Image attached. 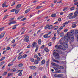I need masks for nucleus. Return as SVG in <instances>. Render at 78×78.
Masks as SVG:
<instances>
[{
    "mask_svg": "<svg viewBox=\"0 0 78 78\" xmlns=\"http://www.w3.org/2000/svg\"><path fill=\"white\" fill-rule=\"evenodd\" d=\"M59 43L60 44H61V45H62V44L63 45V46H64V47L67 46L66 48H68V44H67L65 42H63V43H62V40H59Z\"/></svg>",
    "mask_w": 78,
    "mask_h": 78,
    "instance_id": "1",
    "label": "nucleus"
},
{
    "mask_svg": "<svg viewBox=\"0 0 78 78\" xmlns=\"http://www.w3.org/2000/svg\"><path fill=\"white\" fill-rule=\"evenodd\" d=\"M70 39V37H69V35L67 36H65L64 37V39L66 42H69V39Z\"/></svg>",
    "mask_w": 78,
    "mask_h": 78,
    "instance_id": "2",
    "label": "nucleus"
},
{
    "mask_svg": "<svg viewBox=\"0 0 78 78\" xmlns=\"http://www.w3.org/2000/svg\"><path fill=\"white\" fill-rule=\"evenodd\" d=\"M67 33L69 34V36H73L74 34V30H72L69 32H68Z\"/></svg>",
    "mask_w": 78,
    "mask_h": 78,
    "instance_id": "3",
    "label": "nucleus"
},
{
    "mask_svg": "<svg viewBox=\"0 0 78 78\" xmlns=\"http://www.w3.org/2000/svg\"><path fill=\"white\" fill-rule=\"evenodd\" d=\"M29 37L28 36H27L26 37H25L23 40L24 41H26V42H27L29 41Z\"/></svg>",
    "mask_w": 78,
    "mask_h": 78,
    "instance_id": "4",
    "label": "nucleus"
},
{
    "mask_svg": "<svg viewBox=\"0 0 78 78\" xmlns=\"http://www.w3.org/2000/svg\"><path fill=\"white\" fill-rule=\"evenodd\" d=\"M53 55L55 57H56V56H59V54L57 53L56 52H54Z\"/></svg>",
    "mask_w": 78,
    "mask_h": 78,
    "instance_id": "5",
    "label": "nucleus"
},
{
    "mask_svg": "<svg viewBox=\"0 0 78 78\" xmlns=\"http://www.w3.org/2000/svg\"><path fill=\"white\" fill-rule=\"evenodd\" d=\"M74 35H75V37H78V30H75Z\"/></svg>",
    "mask_w": 78,
    "mask_h": 78,
    "instance_id": "6",
    "label": "nucleus"
},
{
    "mask_svg": "<svg viewBox=\"0 0 78 78\" xmlns=\"http://www.w3.org/2000/svg\"><path fill=\"white\" fill-rule=\"evenodd\" d=\"M55 47L57 49H61V48H62L61 45H56Z\"/></svg>",
    "mask_w": 78,
    "mask_h": 78,
    "instance_id": "7",
    "label": "nucleus"
},
{
    "mask_svg": "<svg viewBox=\"0 0 78 78\" xmlns=\"http://www.w3.org/2000/svg\"><path fill=\"white\" fill-rule=\"evenodd\" d=\"M5 33L4 32L1 34L0 35V39H2V38H3L4 36H5Z\"/></svg>",
    "mask_w": 78,
    "mask_h": 78,
    "instance_id": "8",
    "label": "nucleus"
},
{
    "mask_svg": "<svg viewBox=\"0 0 78 78\" xmlns=\"http://www.w3.org/2000/svg\"><path fill=\"white\" fill-rule=\"evenodd\" d=\"M32 45L34 47H37V46H39L38 45H37V43L36 42H34L32 44Z\"/></svg>",
    "mask_w": 78,
    "mask_h": 78,
    "instance_id": "9",
    "label": "nucleus"
},
{
    "mask_svg": "<svg viewBox=\"0 0 78 78\" xmlns=\"http://www.w3.org/2000/svg\"><path fill=\"white\" fill-rule=\"evenodd\" d=\"M29 68L32 70H34L36 69V66H29Z\"/></svg>",
    "mask_w": 78,
    "mask_h": 78,
    "instance_id": "10",
    "label": "nucleus"
},
{
    "mask_svg": "<svg viewBox=\"0 0 78 78\" xmlns=\"http://www.w3.org/2000/svg\"><path fill=\"white\" fill-rule=\"evenodd\" d=\"M6 2H5L2 5V7H8V6H6Z\"/></svg>",
    "mask_w": 78,
    "mask_h": 78,
    "instance_id": "11",
    "label": "nucleus"
},
{
    "mask_svg": "<svg viewBox=\"0 0 78 78\" xmlns=\"http://www.w3.org/2000/svg\"><path fill=\"white\" fill-rule=\"evenodd\" d=\"M45 63V60L44 59L41 62V64L42 65H44Z\"/></svg>",
    "mask_w": 78,
    "mask_h": 78,
    "instance_id": "12",
    "label": "nucleus"
},
{
    "mask_svg": "<svg viewBox=\"0 0 78 78\" xmlns=\"http://www.w3.org/2000/svg\"><path fill=\"white\" fill-rule=\"evenodd\" d=\"M21 4H19L17 5L16 6V9H19V8H20V7H21Z\"/></svg>",
    "mask_w": 78,
    "mask_h": 78,
    "instance_id": "13",
    "label": "nucleus"
},
{
    "mask_svg": "<svg viewBox=\"0 0 78 78\" xmlns=\"http://www.w3.org/2000/svg\"><path fill=\"white\" fill-rule=\"evenodd\" d=\"M24 17L23 16H19L17 19V20H20L21 19L23 18Z\"/></svg>",
    "mask_w": 78,
    "mask_h": 78,
    "instance_id": "14",
    "label": "nucleus"
},
{
    "mask_svg": "<svg viewBox=\"0 0 78 78\" xmlns=\"http://www.w3.org/2000/svg\"><path fill=\"white\" fill-rule=\"evenodd\" d=\"M23 66V65L22 63H20L18 65L19 67H22Z\"/></svg>",
    "mask_w": 78,
    "mask_h": 78,
    "instance_id": "15",
    "label": "nucleus"
},
{
    "mask_svg": "<svg viewBox=\"0 0 78 78\" xmlns=\"http://www.w3.org/2000/svg\"><path fill=\"white\" fill-rule=\"evenodd\" d=\"M20 10V9H18L16 10H15V11L16 14H17L19 12Z\"/></svg>",
    "mask_w": 78,
    "mask_h": 78,
    "instance_id": "16",
    "label": "nucleus"
},
{
    "mask_svg": "<svg viewBox=\"0 0 78 78\" xmlns=\"http://www.w3.org/2000/svg\"><path fill=\"white\" fill-rule=\"evenodd\" d=\"M52 28H53V26L52 25H51L50 26L49 25V27L48 28V30H51V29H52Z\"/></svg>",
    "mask_w": 78,
    "mask_h": 78,
    "instance_id": "17",
    "label": "nucleus"
},
{
    "mask_svg": "<svg viewBox=\"0 0 78 78\" xmlns=\"http://www.w3.org/2000/svg\"><path fill=\"white\" fill-rule=\"evenodd\" d=\"M48 34H46L45 35H44V38H47L48 37Z\"/></svg>",
    "mask_w": 78,
    "mask_h": 78,
    "instance_id": "18",
    "label": "nucleus"
},
{
    "mask_svg": "<svg viewBox=\"0 0 78 78\" xmlns=\"http://www.w3.org/2000/svg\"><path fill=\"white\" fill-rule=\"evenodd\" d=\"M38 45H41V39H39L38 40Z\"/></svg>",
    "mask_w": 78,
    "mask_h": 78,
    "instance_id": "19",
    "label": "nucleus"
},
{
    "mask_svg": "<svg viewBox=\"0 0 78 78\" xmlns=\"http://www.w3.org/2000/svg\"><path fill=\"white\" fill-rule=\"evenodd\" d=\"M74 37H73V36L71 37V41L72 42H73L74 41Z\"/></svg>",
    "mask_w": 78,
    "mask_h": 78,
    "instance_id": "20",
    "label": "nucleus"
},
{
    "mask_svg": "<svg viewBox=\"0 0 78 78\" xmlns=\"http://www.w3.org/2000/svg\"><path fill=\"white\" fill-rule=\"evenodd\" d=\"M35 64H37L39 63V61L37 60H36L34 62Z\"/></svg>",
    "mask_w": 78,
    "mask_h": 78,
    "instance_id": "21",
    "label": "nucleus"
},
{
    "mask_svg": "<svg viewBox=\"0 0 78 78\" xmlns=\"http://www.w3.org/2000/svg\"><path fill=\"white\" fill-rule=\"evenodd\" d=\"M53 61L54 62H57V63H59V61H58V60H55V59H53Z\"/></svg>",
    "mask_w": 78,
    "mask_h": 78,
    "instance_id": "22",
    "label": "nucleus"
},
{
    "mask_svg": "<svg viewBox=\"0 0 78 78\" xmlns=\"http://www.w3.org/2000/svg\"><path fill=\"white\" fill-rule=\"evenodd\" d=\"M70 10H71V11H73V10L75 9V7L74 6L70 8Z\"/></svg>",
    "mask_w": 78,
    "mask_h": 78,
    "instance_id": "23",
    "label": "nucleus"
},
{
    "mask_svg": "<svg viewBox=\"0 0 78 78\" xmlns=\"http://www.w3.org/2000/svg\"><path fill=\"white\" fill-rule=\"evenodd\" d=\"M11 71L12 72H15L16 71V68H14L11 70Z\"/></svg>",
    "mask_w": 78,
    "mask_h": 78,
    "instance_id": "24",
    "label": "nucleus"
},
{
    "mask_svg": "<svg viewBox=\"0 0 78 78\" xmlns=\"http://www.w3.org/2000/svg\"><path fill=\"white\" fill-rule=\"evenodd\" d=\"M8 16H9L8 15H5L3 18V20H5V19H7Z\"/></svg>",
    "mask_w": 78,
    "mask_h": 78,
    "instance_id": "25",
    "label": "nucleus"
},
{
    "mask_svg": "<svg viewBox=\"0 0 78 78\" xmlns=\"http://www.w3.org/2000/svg\"><path fill=\"white\" fill-rule=\"evenodd\" d=\"M17 26V25H15L13 26V27L12 28V30H15L16 28V27Z\"/></svg>",
    "mask_w": 78,
    "mask_h": 78,
    "instance_id": "26",
    "label": "nucleus"
},
{
    "mask_svg": "<svg viewBox=\"0 0 78 78\" xmlns=\"http://www.w3.org/2000/svg\"><path fill=\"white\" fill-rule=\"evenodd\" d=\"M5 58L6 57H2L0 60V61H3V60H4V59H5Z\"/></svg>",
    "mask_w": 78,
    "mask_h": 78,
    "instance_id": "27",
    "label": "nucleus"
},
{
    "mask_svg": "<svg viewBox=\"0 0 78 78\" xmlns=\"http://www.w3.org/2000/svg\"><path fill=\"white\" fill-rule=\"evenodd\" d=\"M30 9H27L25 11V13H28L29 11H30Z\"/></svg>",
    "mask_w": 78,
    "mask_h": 78,
    "instance_id": "28",
    "label": "nucleus"
},
{
    "mask_svg": "<svg viewBox=\"0 0 78 78\" xmlns=\"http://www.w3.org/2000/svg\"><path fill=\"white\" fill-rule=\"evenodd\" d=\"M15 3H16V2L13 1L12 2V5H11V6H14V5H15Z\"/></svg>",
    "mask_w": 78,
    "mask_h": 78,
    "instance_id": "29",
    "label": "nucleus"
},
{
    "mask_svg": "<svg viewBox=\"0 0 78 78\" xmlns=\"http://www.w3.org/2000/svg\"><path fill=\"white\" fill-rule=\"evenodd\" d=\"M56 14H52L51 15L52 17H56Z\"/></svg>",
    "mask_w": 78,
    "mask_h": 78,
    "instance_id": "30",
    "label": "nucleus"
},
{
    "mask_svg": "<svg viewBox=\"0 0 78 78\" xmlns=\"http://www.w3.org/2000/svg\"><path fill=\"white\" fill-rule=\"evenodd\" d=\"M42 7H43V6H39L37 7L36 9H39L40 8H42Z\"/></svg>",
    "mask_w": 78,
    "mask_h": 78,
    "instance_id": "31",
    "label": "nucleus"
},
{
    "mask_svg": "<svg viewBox=\"0 0 78 78\" xmlns=\"http://www.w3.org/2000/svg\"><path fill=\"white\" fill-rule=\"evenodd\" d=\"M44 50L45 51H46V52H48V49L47 48H44Z\"/></svg>",
    "mask_w": 78,
    "mask_h": 78,
    "instance_id": "32",
    "label": "nucleus"
},
{
    "mask_svg": "<svg viewBox=\"0 0 78 78\" xmlns=\"http://www.w3.org/2000/svg\"><path fill=\"white\" fill-rule=\"evenodd\" d=\"M39 49V46H37L36 47V49L35 50V52H36L38 50V49Z\"/></svg>",
    "mask_w": 78,
    "mask_h": 78,
    "instance_id": "33",
    "label": "nucleus"
},
{
    "mask_svg": "<svg viewBox=\"0 0 78 78\" xmlns=\"http://www.w3.org/2000/svg\"><path fill=\"white\" fill-rule=\"evenodd\" d=\"M13 75V73H9L8 75V76H12Z\"/></svg>",
    "mask_w": 78,
    "mask_h": 78,
    "instance_id": "34",
    "label": "nucleus"
},
{
    "mask_svg": "<svg viewBox=\"0 0 78 78\" xmlns=\"http://www.w3.org/2000/svg\"><path fill=\"white\" fill-rule=\"evenodd\" d=\"M74 15H75V16H77V15H78V12L76 11V12H74Z\"/></svg>",
    "mask_w": 78,
    "mask_h": 78,
    "instance_id": "35",
    "label": "nucleus"
},
{
    "mask_svg": "<svg viewBox=\"0 0 78 78\" xmlns=\"http://www.w3.org/2000/svg\"><path fill=\"white\" fill-rule=\"evenodd\" d=\"M46 66H49V61L48 60L46 62Z\"/></svg>",
    "mask_w": 78,
    "mask_h": 78,
    "instance_id": "36",
    "label": "nucleus"
},
{
    "mask_svg": "<svg viewBox=\"0 0 78 78\" xmlns=\"http://www.w3.org/2000/svg\"><path fill=\"white\" fill-rule=\"evenodd\" d=\"M75 17H76V16H71V19H73V18H75Z\"/></svg>",
    "mask_w": 78,
    "mask_h": 78,
    "instance_id": "37",
    "label": "nucleus"
},
{
    "mask_svg": "<svg viewBox=\"0 0 78 78\" xmlns=\"http://www.w3.org/2000/svg\"><path fill=\"white\" fill-rule=\"evenodd\" d=\"M5 62L4 61L2 62H1L0 63V66H2V65H3V64H5Z\"/></svg>",
    "mask_w": 78,
    "mask_h": 78,
    "instance_id": "38",
    "label": "nucleus"
},
{
    "mask_svg": "<svg viewBox=\"0 0 78 78\" xmlns=\"http://www.w3.org/2000/svg\"><path fill=\"white\" fill-rule=\"evenodd\" d=\"M30 60L31 62H33L34 61V59L33 58H30Z\"/></svg>",
    "mask_w": 78,
    "mask_h": 78,
    "instance_id": "39",
    "label": "nucleus"
},
{
    "mask_svg": "<svg viewBox=\"0 0 78 78\" xmlns=\"http://www.w3.org/2000/svg\"><path fill=\"white\" fill-rule=\"evenodd\" d=\"M26 19H27V18H24L22 19L21 20V21L22 22V21H24V20H26Z\"/></svg>",
    "mask_w": 78,
    "mask_h": 78,
    "instance_id": "40",
    "label": "nucleus"
},
{
    "mask_svg": "<svg viewBox=\"0 0 78 78\" xmlns=\"http://www.w3.org/2000/svg\"><path fill=\"white\" fill-rule=\"evenodd\" d=\"M49 25H48L46 26H45V27L44 29H47V28H49Z\"/></svg>",
    "mask_w": 78,
    "mask_h": 78,
    "instance_id": "41",
    "label": "nucleus"
},
{
    "mask_svg": "<svg viewBox=\"0 0 78 78\" xmlns=\"http://www.w3.org/2000/svg\"><path fill=\"white\" fill-rule=\"evenodd\" d=\"M7 74V72H5L2 75V76H5V75H6Z\"/></svg>",
    "mask_w": 78,
    "mask_h": 78,
    "instance_id": "42",
    "label": "nucleus"
},
{
    "mask_svg": "<svg viewBox=\"0 0 78 78\" xmlns=\"http://www.w3.org/2000/svg\"><path fill=\"white\" fill-rule=\"evenodd\" d=\"M59 69H63L64 67L62 66H59Z\"/></svg>",
    "mask_w": 78,
    "mask_h": 78,
    "instance_id": "43",
    "label": "nucleus"
},
{
    "mask_svg": "<svg viewBox=\"0 0 78 78\" xmlns=\"http://www.w3.org/2000/svg\"><path fill=\"white\" fill-rule=\"evenodd\" d=\"M53 65L54 66H56V67H58L59 66V65L56 64L54 63Z\"/></svg>",
    "mask_w": 78,
    "mask_h": 78,
    "instance_id": "44",
    "label": "nucleus"
},
{
    "mask_svg": "<svg viewBox=\"0 0 78 78\" xmlns=\"http://www.w3.org/2000/svg\"><path fill=\"white\" fill-rule=\"evenodd\" d=\"M58 74L56 73L54 75V76L55 77H58Z\"/></svg>",
    "mask_w": 78,
    "mask_h": 78,
    "instance_id": "45",
    "label": "nucleus"
},
{
    "mask_svg": "<svg viewBox=\"0 0 78 78\" xmlns=\"http://www.w3.org/2000/svg\"><path fill=\"white\" fill-rule=\"evenodd\" d=\"M4 27L0 28V32L2 31V30H4Z\"/></svg>",
    "mask_w": 78,
    "mask_h": 78,
    "instance_id": "46",
    "label": "nucleus"
},
{
    "mask_svg": "<svg viewBox=\"0 0 78 78\" xmlns=\"http://www.w3.org/2000/svg\"><path fill=\"white\" fill-rule=\"evenodd\" d=\"M69 23V21H66L65 23L64 24H65V25H67V24H68V23Z\"/></svg>",
    "mask_w": 78,
    "mask_h": 78,
    "instance_id": "47",
    "label": "nucleus"
},
{
    "mask_svg": "<svg viewBox=\"0 0 78 78\" xmlns=\"http://www.w3.org/2000/svg\"><path fill=\"white\" fill-rule=\"evenodd\" d=\"M15 11H16L15 9H13L11 10L10 12H14Z\"/></svg>",
    "mask_w": 78,
    "mask_h": 78,
    "instance_id": "48",
    "label": "nucleus"
},
{
    "mask_svg": "<svg viewBox=\"0 0 78 78\" xmlns=\"http://www.w3.org/2000/svg\"><path fill=\"white\" fill-rule=\"evenodd\" d=\"M27 55L26 54H25L24 55H23V58H26L27 57Z\"/></svg>",
    "mask_w": 78,
    "mask_h": 78,
    "instance_id": "49",
    "label": "nucleus"
},
{
    "mask_svg": "<svg viewBox=\"0 0 78 78\" xmlns=\"http://www.w3.org/2000/svg\"><path fill=\"white\" fill-rule=\"evenodd\" d=\"M67 7H65L63 10V11H66V10H67Z\"/></svg>",
    "mask_w": 78,
    "mask_h": 78,
    "instance_id": "50",
    "label": "nucleus"
},
{
    "mask_svg": "<svg viewBox=\"0 0 78 78\" xmlns=\"http://www.w3.org/2000/svg\"><path fill=\"white\" fill-rule=\"evenodd\" d=\"M55 30H57V29L58 28V26H56L55 27Z\"/></svg>",
    "mask_w": 78,
    "mask_h": 78,
    "instance_id": "51",
    "label": "nucleus"
},
{
    "mask_svg": "<svg viewBox=\"0 0 78 78\" xmlns=\"http://www.w3.org/2000/svg\"><path fill=\"white\" fill-rule=\"evenodd\" d=\"M22 58V56L20 55L19 57H18V59H21Z\"/></svg>",
    "mask_w": 78,
    "mask_h": 78,
    "instance_id": "52",
    "label": "nucleus"
},
{
    "mask_svg": "<svg viewBox=\"0 0 78 78\" xmlns=\"http://www.w3.org/2000/svg\"><path fill=\"white\" fill-rule=\"evenodd\" d=\"M60 36H61V37H62V36H64V33H62L60 35Z\"/></svg>",
    "mask_w": 78,
    "mask_h": 78,
    "instance_id": "53",
    "label": "nucleus"
},
{
    "mask_svg": "<svg viewBox=\"0 0 78 78\" xmlns=\"http://www.w3.org/2000/svg\"><path fill=\"white\" fill-rule=\"evenodd\" d=\"M40 70H44V67H40L39 68Z\"/></svg>",
    "mask_w": 78,
    "mask_h": 78,
    "instance_id": "54",
    "label": "nucleus"
},
{
    "mask_svg": "<svg viewBox=\"0 0 78 78\" xmlns=\"http://www.w3.org/2000/svg\"><path fill=\"white\" fill-rule=\"evenodd\" d=\"M57 33L59 34V33H60V30H59L58 29V30H57Z\"/></svg>",
    "mask_w": 78,
    "mask_h": 78,
    "instance_id": "55",
    "label": "nucleus"
},
{
    "mask_svg": "<svg viewBox=\"0 0 78 78\" xmlns=\"http://www.w3.org/2000/svg\"><path fill=\"white\" fill-rule=\"evenodd\" d=\"M37 55H34V58H37Z\"/></svg>",
    "mask_w": 78,
    "mask_h": 78,
    "instance_id": "56",
    "label": "nucleus"
},
{
    "mask_svg": "<svg viewBox=\"0 0 78 78\" xmlns=\"http://www.w3.org/2000/svg\"><path fill=\"white\" fill-rule=\"evenodd\" d=\"M67 31H68V29H65L64 30V33H66V32H67Z\"/></svg>",
    "mask_w": 78,
    "mask_h": 78,
    "instance_id": "57",
    "label": "nucleus"
},
{
    "mask_svg": "<svg viewBox=\"0 0 78 78\" xmlns=\"http://www.w3.org/2000/svg\"><path fill=\"white\" fill-rule=\"evenodd\" d=\"M76 25L74 24L72 26V28H75V27H76Z\"/></svg>",
    "mask_w": 78,
    "mask_h": 78,
    "instance_id": "58",
    "label": "nucleus"
},
{
    "mask_svg": "<svg viewBox=\"0 0 78 78\" xmlns=\"http://www.w3.org/2000/svg\"><path fill=\"white\" fill-rule=\"evenodd\" d=\"M31 47V45L29 44L28 45L27 48H30Z\"/></svg>",
    "mask_w": 78,
    "mask_h": 78,
    "instance_id": "59",
    "label": "nucleus"
},
{
    "mask_svg": "<svg viewBox=\"0 0 78 78\" xmlns=\"http://www.w3.org/2000/svg\"><path fill=\"white\" fill-rule=\"evenodd\" d=\"M34 75V76H36V75H37V73H34L33 74Z\"/></svg>",
    "mask_w": 78,
    "mask_h": 78,
    "instance_id": "60",
    "label": "nucleus"
},
{
    "mask_svg": "<svg viewBox=\"0 0 78 78\" xmlns=\"http://www.w3.org/2000/svg\"><path fill=\"white\" fill-rule=\"evenodd\" d=\"M37 61H39L41 60V59L39 57H38L37 58Z\"/></svg>",
    "mask_w": 78,
    "mask_h": 78,
    "instance_id": "61",
    "label": "nucleus"
},
{
    "mask_svg": "<svg viewBox=\"0 0 78 78\" xmlns=\"http://www.w3.org/2000/svg\"><path fill=\"white\" fill-rule=\"evenodd\" d=\"M22 73L21 72L19 74H18V75L19 76H22Z\"/></svg>",
    "mask_w": 78,
    "mask_h": 78,
    "instance_id": "62",
    "label": "nucleus"
},
{
    "mask_svg": "<svg viewBox=\"0 0 78 78\" xmlns=\"http://www.w3.org/2000/svg\"><path fill=\"white\" fill-rule=\"evenodd\" d=\"M56 37H54L52 38V39L54 41H55V40H56Z\"/></svg>",
    "mask_w": 78,
    "mask_h": 78,
    "instance_id": "63",
    "label": "nucleus"
},
{
    "mask_svg": "<svg viewBox=\"0 0 78 78\" xmlns=\"http://www.w3.org/2000/svg\"><path fill=\"white\" fill-rule=\"evenodd\" d=\"M74 5H78V2H75L74 3Z\"/></svg>",
    "mask_w": 78,
    "mask_h": 78,
    "instance_id": "64",
    "label": "nucleus"
}]
</instances>
